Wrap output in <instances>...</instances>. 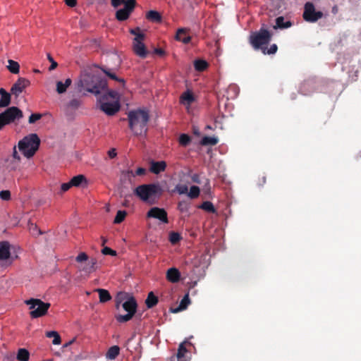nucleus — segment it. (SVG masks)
Masks as SVG:
<instances>
[{
	"mask_svg": "<svg viewBox=\"0 0 361 361\" xmlns=\"http://www.w3.org/2000/svg\"><path fill=\"white\" fill-rule=\"evenodd\" d=\"M121 305H122L123 310L127 312V314H116L115 319L118 323L123 324L132 319L136 313L137 304L134 297L126 293L119 292L115 299L116 308L118 310Z\"/></svg>",
	"mask_w": 361,
	"mask_h": 361,
	"instance_id": "obj_1",
	"label": "nucleus"
},
{
	"mask_svg": "<svg viewBox=\"0 0 361 361\" xmlns=\"http://www.w3.org/2000/svg\"><path fill=\"white\" fill-rule=\"evenodd\" d=\"M271 39L270 32L261 27L259 30L252 32L249 37V42L255 50H261L264 54H274L278 49L276 44H273L267 48L268 44Z\"/></svg>",
	"mask_w": 361,
	"mask_h": 361,
	"instance_id": "obj_2",
	"label": "nucleus"
},
{
	"mask_svg": "<svg viewBox=\"0 0 361 361\" xmlns=\"http://www.w3.org/2000/svg\"><path fill=\"white\" fill-rule=\"evenodd\" d=\"M106 87V80L97 74H82L78 83L80 91L85 90L95 95L100 94Z\"/></svg>",
	"mask_w": 361,
	"mask_h": 361,
	"instance_id": "obj_3",
	"label": "nucleus"
},
{
	"mask_svg": "<svg viewBox=\"0 0 361 361\" xmlns=\"http://www.w3.org/2000/svg\"><path fill=\"white\" fill-rule=\"evenodd\" d=\"M129 128L133 133L136 135H145L147 130V123L149 119L147 111L135 109L128 114Z\"/></svg>",
	"mask_w": 361,
	"mask_h": 361,
	"instance_id": "obj_4",
	"label": "nucleus"
},
{
	"mask_svg": "<svg viewBox=\"0 0 361 361\" xmlns=\"http://www.w3.org/2000/svg\"><path fill=\"white\" fill-rule=\"evenodd\" d=\"M99 109L108 116H113L120 109V94L109 90L97 99Z\"/></svg>",
	"mask_w": 361,
	"mask_h": 361,
	"instance_id": "obj_5",
	"label": "nucleus"
},
{
	"mask_svg": "<svg viewBox=\"0 0 361 361\" xmlns=\"http://www.w3.org/2000/svg\"><path fill=\"white\" fill-rule=\"evenodd\" d=\"M40 140L37 134L32 133L24 137L18 142L19 151L27 159L32 157L38 150Z\"/></svg>",
	"mask_w": 361,
	"mask_h": 361,
	"instance_id": "obj_6",
	"label": "nucleus"
},
{
	"mask_svg": "<svg viewBox=\"0 0 361 361\" xmlns=\"http://www.w3.org/2000/svg\"><path fill=\"white\" fill-rule=\"evenodd\" d=\"M162 193V189L159 184H143L137 186L134 194L143 202H149L151 199L159 197Z\"/></svg>",
	"mask_w": 361,
	"mask_h": 361,
	"instance_id": "obj_7",
	"label": "nucleus"
},
{
	"mask_svg": "<svg viewBox=\"0 0 361 361\" xmlns=\"http://www.w3.org/2000/svg\"><path fill=\"white\" fill-rule=\"evenodd\" d=\"M25 303L29 306L30 310V316L32 319H37L44 317L51 306L49 302H44L40 299L30 298L25 300Z\"/></svg>",
	"mask_w": 361,
	"mask_h": 361,
	"instance_id": "obj_8",
	"label": "nucleus"
},
{
	"mask_svg": "<svg viewBox=\"0 0 361 361\" xmlns=\"http://www.w3.org/2000/svg\"><path fill=\"white\" fill-rule=\"evenodd\" d=\"M130 32L135 36L133 42L134 53L139 57L145 59L147 55V50L144 43L145 35L140 32L139 27L131 29Z\"/></svg>",
	"mask_w": 361,
	"mask_h": 361,
	"instance_id": "obj_9",
	"label": "nucleus"
},
{
	"mask_svg": "<svg viewBox=\"0 0 361 361\" xmlns=\"http://www.w3.org/2000/svg\"><path fill=\"white\" fill-rule=\"evenodd\" d=\"M23 117L22 111L16 106L8 108L0 114V130L6 125Z\"/></svg>",
	"mask_w": 361,
	"mask_h": 361,
	"instance_id": "obj_10",
	"label": "nucleus"
},
{
	"mask_svg": "<svg viewBox=\"0 0 361 361\" xmlns=\"http://www.w3.org/2000/svg\"><path fill=\"white\" fill-rule=\"evenodd\" d=\"M324 16L320 11H316L314 5L312 2H306L304 6L302 18L308 23H315Z\"/></svg>",
	"mask_w": 361,
	"mask_h": 361,
	"instance_id": "obj_11",
	"label": "nucleus"
},
{
	"mask_svg": "<svg viewBox=\"0 0 361 361\" xmlns=\"http://www.w3.org/2000/svg\"><path fill=\"white\" fill-rule=\"evenodd\" d=\"M136 5L135 0H126L123 8H120L116 12V18L118 21L126 20L133 11Z\"/></svg>",
	"mask_w": 361,
	"mask_h": 361,
	"instance_id": "obj_12",
	"label": "nucleus"
},
{
	"mask_svg": "<svg viewBox=\"0 0 361 361\" xmlns=\"http://www.w3.org/2000/svg\"><path fill=\"white\" fill-rule=\"evenodd\" d=\"M146 217L147 219H157L160 221V223L162 224L169 223L168 214L164 208H160L157 207H152L147 212Z\"/></svg>",
	"mask_w": 361,
	"mask_h": 361,
	"instance_id": "obj_13",
	"label": "nucleus"
},
{
	"mask_svg": "<svg viewBox=\"0 0 361 361\" xmlns=\"http://www.w3.org/2000/svg\"><path fill=\"white\" fill-rule=\"evenodd\" d=\"M30 84L29 80L25 78H20L11 87V92L16 97H18Z\"/></svg>",
	"mask_w": 361,
	"mask_h": 361,
	"instance_id": "obj_14",
	"label": "nucleus"
},
{
	"mask_svg": "<svg viewBox=\"0 0 361 361\" xmlns=\"http://www.w3.org/2000/svg\"><path fill=\"white\" fill-rule=\"evenodd\" d=\"M195 99L193 93L190 90H187L180 94L179 102L180 104L183 105L189 112L190 106Z\"/></svg>",
	"mask_w": 361,
	"mask_h": 361,
	"instance_id": "obj_15",
	"label": "nucleus"
},
{
	"mask_svg": "<svg viewBox=\"0 0 361 361\" xmlns=\"http://www.w3.org/2000/svg\"><path fill=\"white\" fill-rule=\"evenodd\" d=\"M180 272L177 268H169L166 274V278L168 281L175 283H178L180 279Z\"/></svg>",
	"mask_w": 361,
	"mask_h": 361,
	"instance_id": "obj_16",
	"label": "nucleus"
},
{
	"mask_svg": "<svg viewBox=\"0 0 361 361\" xmlns=\"http://www.w3.org/2000/svg\"><path fill=\"white\" fill-rule=\"evenodd\" d=\"M11 257V246L8 242H0V262L9 259Z\"/></svg>",
	"mask_w": 361,
	"mask_h": 361,
	"instance_id": "obj_17",
	"label": "nucleus"
},
{
	"mask_svg": "<svg viewBox=\"0 0 361 361\" xmlns=\"http://www.w3.org/2000/svg\"><path fill=\"white\" fill-rule=\"evenodd\" d=\"M188 30L187 28H178L175 36L176 40L181 42L185 44H188L191 41V37L187 35Z\"/></svg>",
	"mask_w": 361,
	"mask_h": 361,
	"instance_id": "obj_18",
	"label": "nucleus"
},
{
	"mask_svg": "<svg viewBox=\"0 0 361 361\" xmlns=\"http://www.w3.org/2000/svg\"><path fill=\"white\" fill-rule=\"evenodd\" d=\"M166 168V163L164 161H152L150 162L149 171L154 174H159L161 172L164 171Z\"/></svg>",
	"mask_w": 361,
	"mask_h": 361,
	"instance_id": "obj_19",
	"label": "nucleus"
},
{
	"mask_svg": "<svg viewBox=\"0 0 361 361\" xmlns=\"http://www.w3.org/2000/svg\"><path fill=\"white\" fill-rule=\"evenodd\" d=\"M185 344L190 345L191 343L187 341H185L184 342L181 343L179 345L178 353H177V359L178 361H188V357L186 356L188 353V350L185 348Z\"/></svg>",
	"mask_w": 361,
	"mask_h": 361,
	"instance_id": "obj_20",
	"label": "nucleus"
},
{
	"mask_svg": "<svg viewBox=\"0 0 361 361\" xmlns=\"http://www.w3.org/2000/svg\"><path fill=\"white\" fill-rule=\"evenodd\" d=\"M97 269V260L96 258H91L86 264H85L80 270L87 274L95 271Z\"/></svg>",
	"mask_w": 361,
	"mask_h": 361,
	"instance_id": "obj_21",
	"label": "nucleus"
},
{
	"mask_svg": "<svg viewBox=\"0 0 361 361\" xmlns=\"http://www.w3.org/2000/svg\"><path fill=\"white\" fill-rule=\"evenodd\" d=\"M147 20L152 23H159L162 21V17L160 13L154 10H150L145 14Z\"/></svg>",
	"mask_w": 361,
	"mask_h": 361,
	"instance_id": "obj_22",
	"label": "nucleus"
},
{
	"mask_svg": "<svg viewBox=\"0 0 361 361\" xmlns=\"http://www.w3.org/2000/svg\"><path fill=\"white\" fill-rule=\"evenodd\" d=\"M239 87L234 84L230 85L226 91V97L227 99H234L239 94Z\"/></svg>",
	"mask_w": 361,
	"mask_h": 361,
	"instance_id": "obj_23",
	"label": "nucleus"
},
{
	"mask_svg": "<svg viewBox=\"0 0 361 361\" xmlns=\"http://www.w3.org/2000/svg\"><path fill=\"white\" fill-rule=\"evenodd\" d=\"M11 94L4 88H0V107H6L10 104Z\"/></svg>",
	"mask_w": 361,
	"mask_h": 361,
	"instance_id": "obj_24",
	"label": "nucleus"
},
{
	"mask_svg": "<svg viewBox=\"0 0 361 361\" xmlns=\"http://www.w3.org/2000/svg\"><path fill=\"white\" fill-rule=\"evenodd\" d=\"M72 80L71 78H67L64 82L58 81L56 82V92L59 94H63L66 92L67 88L71 85Z\"/></svg>",
	"mask_w": 361,
	"mask_h": 361,
	"instance_id": "obj_25",
	"label": "nucleus"
},
{
	"mask_svg": "<svg viewBox=\"0 0 361 361\" xmlns=\"http://www.w3.org/2000/svg\"><path fill=\"white\" fill-rule=\"evenodd\" d=\"M96 291L99 293L100 302L104 303L111 300V295L107 290L103 288H97L96 289Z\"/></svg>",
	"mask_w": 361,
	"mask_h": 361,
	"instance_id": "obj_26",
	"label": "nucleus"
},
{
	"mask_svg": "<svg viewBox=\"0 0 361 361\" xmlns=\"http://www.w3.org/2000/svg\"><path fill=\"white\" fill-rule=\"evenodd\" d=\"M292 25V23L290 20L285 21L283 16H279L276 19V25L274 28L285 29L288 28Z\"/></svg>",
	"mask_w": 361,
	"mask_h": 361,
	"instance_id": "obj_27",
	"label": "nucleus"
},
{
	"mask_svg": "<svg viewBox=\"0 0 361 361\" xmlns=\"http://www.w3.org/2000/svg\"><path fill=\"white\" fill-rule=\"evenodd\" d=\"M71 184L72 185V186L73 187H79L80 186L82 183H85L86 184L87 183V180H86V178L85 176L83 175H77L75 176H73L71 180Z\"/></svg>",
	"mask_w": 361,
	"mask_h": 361,
	"instance_id": "obj_28",
	"label": "nucleus"
},
{
	"mask_svg": "<svg viewBox=\"0 0 361 361\" xmlns=\"http://www.w3.org/2000/svg\"><path fill=\"white\" fill-rule=\"evenodd\" d=\"M120 353V348L118 345L110 347L106 353V357L109 360H114Z\"/></svg>",
	"mask_w": 361,
	"mask_h": 361,
	"instance_id": "obj_29",
	"label": "nucleus"
},
{
	"mask_svg": "<svg viewBox=\"0 0 361 361\" xmlns=\"http://www.w3.org/2000/svg\"><path fill=\"white\" fill-rule=\"evenodd\" d=\"M193 63L195 71L199 72L205 71L209 66V63L203 59H196Z\"/></svg>",
	"mask_w": 361,
	"mask_h": 361,
	"instance_id": "obj_30",
	"label": "nucleus"
},
{
	"mask_svg": "<svg viewBox=\"0 0 361 361\" xmlns=\"http://www.w3.org/2000/svg\"><path fill=\"white\" fill-rule=\"evenodd\" d=\"M158 302V298L154 294L153 292L148 293L147 299L145 300L146 306L148 308L154 307Z\"/></svg>",
	"mask_w": 361,
	"mask_h": 361,
	"instance_id": "obj_31",
	"label": "nucleus"
},
{
	"mask_svg": "<svg viewBox=\"0 0 361 361\" xmlns=\"http://www.w3.org/2000/svg\"><path fill=\"white\" fill-rule=\"evenodd\" d=\"M16 359L18 361H28L30 359V353L25 348H19L17 355Z\"/></svg>",
	"mask_w": 361,
	"mask_h": 361,
	"instance_id": "obj_32",
	"label": "nucleus"
},
{
	"mask_svg": "<svg viewBox=\"0 0 361 361\" xmlns=\"http://www.w3.org/2000/svg\"><path fill=\"white\" fill-rule=\"evenodd\" d=\"M8 70L13 74H18L20 71V65L17 61L12 59L8 61Z\"/></svg>",
	"mask_w": 361,
	"mask_h": 361,
	"instance_id": "obj_33",
	"label": "nucleus"
},
{
	"mask_svg": "<svg viewBox=\"0 0 361 361\" xmlns=\"http://www.w3.org/2000/svg\"><path fill=\"white\" fill-rule=\"evenodd\" d=\"M46 336L47 338H53L52 343L54 345H59L61 343L60 335L57 331H50L46 332Z\"/></svg>",
	"mask_w": 361,
	"mask_h": 361,
	"instance_id": "obj_34",
	"label": "nucleus"
},
{
	"mask_svg": "<svg viewBox=\"0 0 361 361\" xmlns=\"http://www.w3.org/2000/svg\"><path fill=\"white\" fill-rule=\"evenodd\" d=\"M202 145H215L218 143V139L216 137L204 136L200 141Z\"/></svg>",
	"mask_w": 361,
	"mask_h": 361,
	"instance_id": "obj_35",
	"label": "nucleus"
},
{
	"mask_svg": "<svg viewBox=\"0 0 361 361\" xmlns=\"http://www.w3.org/2000/svg\"><path fill=\"white\" fill-rule=\"evenodd\" d=\"M189 304H190L189 295H188V294H186L183 296V298L180 300L178 307L177 309L174 310L173 312H177L178 311L186 309Z\"/></svg>",
	"mask_w": 361,
	"mask_h": 361,
	"instance_id": "obj_36",
	"label": "nucleus"
},
{
	"mask_svg": "<svg viewBox=\"0 0 361 361\" xmlns=\"http://www.w3.org/2000/svg\"><path fill=\"white\" fill-rule=\"evenodd\" d=\"M200 189L197 185H192L190 188V191L188 192V196L190 199H195L200 196Z\"/></svg>",
	"mask_w": 361,
	"mask_h": 361,
	"instance_id": "obj_37",
	"label": "nucleus"
},
{
	"mask_svg": "<svg viewBox=\"0 0 361 361\" xmlns=\"http://www.w3.org/2000/svg\"><path fill=\"white\" fill-rule=\"evenodd\" d=\"M200 208L210 213L216 212V209L214 207V204H212V202L209 201H205L202 202V204L200 206Z\"/></svg>",
	"mask_w": 361,
	"mask_h": 361,
	"instance_id": "obj_38",
	"label": "nucleus"
},
{
	"mask_svg": "<svg viewBox=\"0 0 361 361\" xmlns=\"http://www.w3.org/2000/svg\"><path fill=\"white\" fill-rule=\"evenodd\" d=\"M127 213L125 210H118L116 213V215L114 218V223L116 224H121L124 221Z\"/></svg>",
	"mask_w": 361,
	"mask_h": 361,
	"instance_id": "obj_39",
	"label": "nucleus"
},
{
	"mask_svg": "<svg viewBox=\"0 0 361 361\" xmlns=\"http://www.w3.org/2000/svg\"><path fill=\"white\" fill-rule=\"evenodd\" d=\"M175 190L179 195L188 194V186L186 185L178 184L175 187Z\"/></svg>",
	"mask_w": 361,
	"mask_h": 361,
	"instance_id": "obj_40",
	"label": "nucleus"
},
{
	"mask_svg": "<svg viewBox=\"0 0 361 361\" xmlns=\"http://www.w3.org/2000/svg\"><path fill=\"white\" fill-rule=\"evenodd\" d=\"M189 207V204L186 201H180L178 204V209L182 213L188 212Z\"/></svg>",
	"mask_w": 361,
	"mask_h": 361,
	"instance_id": "obj_41",
	"label": "nucleus"
},
{
	"mask_svg": "<svg viewBox=\"0 0 361 361\" xmlns=\"http://www.w3.org/2000/svg\"><path fill=\"white\" fill-rule=\"evenodd\" d=\"M181 239L180 235L176 232H172L169 234V240L172 244H176Z\"/></svg>",
	"mask_w": 361,
	"mask_h": 361,
	"instance_id": "obj_42",
	"label": "nucleus"
},
{
	"mask_svg": "<svg viewBox=\"0 0 361 361\" xmlns=\"http://www.w3.org/2000/svg\"><path fill=\"white\" fill-rule=\"evenodd\" d=\"M127 173L133 177L135 176H144L146 173V169L142 167H139L137 169L135 172H133L132 170H129Z\"/></svg>",
	"mask_w": 361,
	"mask_h": 361,
	"instance_id": "obj_43",
	"label": "nucleus"
},
{
	"mask_svg": "<svg viewBox=\"0 0 361 361\" xmlns=\"http://www.w3.org/2000/svg\"><path fill=\"white\" fill-rule=\"evenodd\" d=\"M179 143L183 146H186L190 142V138L187 134H181L179 137Z\"/></svg>",
	"mask_w": 361,
	"mask_h": 361,
	"instance_id": "obj_44",
	"label": "nucleus"
},
{
	"mask_svg": "<svg viewBox=\"0 0 361 361\" xmlns=\"http://www.w3.org/2000/svg\"><path fill=\"white\" fill-rule=\"evenodd\" d=\"M75 260L79 263L87 262L88 260V255L85 252H80L76 257Z\"/></svg>",
	"mask_w": 361,
	"mask_h": 361,
	"instance_id": "obj_45",
	"label": "nucleus"
},
{
	"mask_svg": "<svg viewBox=\"0 0 361 361\" xmlns=\"http://www.w3.org/2000/svg\"><path fill=\"white\" fill-rule=\"evenodd\" d=\"M80 101L78 99H73L68 103V106L71 109H76L80 106Z\"/></svg>",
	"mask_w": 361,
	"mask_h": 361,
	"instance_id": "obj_46",
	"label": "nucleus"
},
{
	"mask_svg": "<svg viewBox=\"0 0 361 361\" xmlns=\"http://www.w3.org/2000/svg\"><path fill=\"white\" fill-rule=\"evenodd\" d=\"M102 253L105 255H111V256L116 255V252L109 247H104L102 250Z\"/></svg>",
	"mask_w": 361,
	"mask_h": 361,
	"instance_id": "obj_47",
	"label": "nucleus"
},
{
	"mask_svg": "<svg viewBox=\"0 0 361 361\" xmlns=\"http://www.w3.org/2000/svg\"><path fill=\"white\" fill-rule=\"evenodd\" d=\"M0 197L3 200H8L11 198V192L9 190H1L0 192Z\"/></svg>",
	"mask_w": 361,
	"mask_h": 361,
	"instance_id": "obj_48",
	"label": "nucleus"
},
{
	"mask_svg": "<svg viewBox=\"0 0 361 361\" xmlns=\"http://www.w3.org/2000/svg\"><path fill=\"white\" fill-rule=\"evenodd\" d=\"M42 117V115L39 114H32L29 117V123H34L37 121L39 120Z\"/></svg>",
	"mask_w": 361,
	"mask_h": 361,
	"instance_id": "obj_49",
	"label": "nucleus"
},
{
	"mask_svg": "<svg viewBox=\"0 0 361 361\" xmlns=\"http://www.w3.org/2000/svg\"><path fill=\"white\" fill-rule=\"evenodd\" d=\"M106 74L111 79L113 80H117V81H119L120 82L122 83L123 86H124L125 85V80L123 79H119L118 78V77L116 75L115 73H109V72H105Z\"/></svg>",
	"mask_w": 361,
	"mask_h": 361,
	"instance_id": "obj_50",
	"label": "nucleus"
},
{
	"mask_svg": "<svg viewBox=\"0 0 361 361\" xmlns=\"http://www.w3.org/2000/svg\"><path fill=\"white\" fill-rule=\"evenodd\" d=\"M126 1V0H111V6L114 8H117L123 4L125 5Z\"/></svg>",
	"mask_w": 361,
	"mask_h": 361,
	"instance_id": "obj_51",
	"label": "nucleus"
},
{
	"mask_svg": "<svg viewBox=\"0 0 361 361\" xmlns=\"http://www.w3.org/2000/svg\"><path fill=\"white\" fill-rule=\"evenodd\" d=\"M71 187H73V186L71 184V181L67 182V183H63L61 185V190L62 192H64L68 191Z\"/></svg>",
	"mask_w": 361,
	"mask_h": 361,
	"instance_id": "obj_52",
	"label": "nucleus"
},
{
	"mask_svg": "<svg viewBox=\"0 0 361 361\" xmlns=\"http://www.w3.org/2000/svg\"><path fill=\"white\" fill-rule=\"evenodd\" d=\"M65 4L70 7H74L77 4V0H64Z\"/></svg>",
	"mask_w": 361,
	"mask_h": 361,
	"instance_id": "obj_53",
	"label": "nucleus"
},
{
	"mask_svg": "<svg viewBox=\"0 0 361 361\" xmlns=\"http://www.w3.org/2000/svg\"><path fill=\"white\" fill-rule=\"evenodd\" d=\"M116 149H111L110 150H109L108 152V155L109 157L111 158V159H113L116 156Z\"/></svg>",
	"mask_w": 361,
	"mask_h": 361,
	"instance_id": "obj_54",
	"label": "nucleus"
},
{
	"mask_svg": "<svg viewBox=\"0 0 361 361\" xmlns=\"http://www.w3.org/2000/svg\"><path fill=\"white\" fill-rule=\"evenodd\" d=\"M13 157L15 159H16L17 161H20V156L18 155V152L16 151V147H13Z\"/></svg>",
	"mask_w": 361,
	"mask_h": 361,
	"instance_id": "obj_55",
	"label": "nucleus"
},
{
	"mask_svg": "<svg viewBox=\"0 0 361 361\" xmlns=\"http://www.w3.org/2000/svg\"><path fill=\"white\" fill-rule=\"evenodd\" d=\"M33 229V233H40V231L37 229V227L35 224H31L30 230Z\"/></svg>",
	"mask_w": 361,
	"mask_h": 361,
	"instance_id": "obj_56",
	"label": "nucleus"
},
{
	"mask_svg": "<svg viewBox=\"0 0 361 361\" xmlns=\"http://www.w3.org/2000/svg\"><path fill=\"white\" fill-rule=\"evenodd\" d=\"M57 66V63L54 61H51V65L49 67V70H54Z\"/></svg>",
	"mask_w": 361,
	"mask_h": 361,
	"instance_id": "obj_57",
	"label": "nucleus"
},
{
	"mask_svg": "<svg viewBox=\"0 0 361 361\" xmlns=\"http://www.w3.org/2000/svg\"><path fill=\"white\" fill-rule=\"evenodd\" d=\"M310 85V83L308 82H305L302 87H301V91H302V89L305 87V86H308Z\"/></svg>",
	"mask_w": 361,
	"mask_h": 361,
	"instance_id": "obj_58",
	"label": "nucleus"
},
{
	"mask_svg": "<svg viewBox=\"0 0 361 361\" xmlns=\"http://www.w3.org/2000/svg\"><path fill=\"white\" fill-rule=\"evenodd\" d=\"M337 11H338L337 6H334V7H333V8H332V12H333L334 13H337Z\"/></svg>",
	"mask_w": 361,
	"mask_h": 361,
	"instance_id": "obj_59",
	"label": "nucleus"
},
{
	"mask_svg": "<svg viewBox=\"0 0 361 361\" xmlns=\"http://www.w3.org/2000/svg\"><path fill=\"white\" fill-rule=\"evenodd\" d=\"M155 51L157 53L160 54L163 53V51L161 49H156Z\"/></svg>",
	"mask_w": 361,
	"mask_h": 361,
	"instance_id": "obj_60",
	"label": "nucleus"
},
{
	"mask_svg": "<svg viewBox=\"0 0 361 361\" xmlns=\"http://www.w3.org/2000/svg\"><path fill=\"white\" fill-rule=\"evenodd\" d=\"M102 244L104 245L106 242V240L103 237L102 238Z\"/></svg>",
	"mask_w": 361,
	"mask_h": 361,
	"instance_id": "obj_61",
	"label": "nucleus"
},
{
	"mask_svg": "<svg viewBox=\"0 0 361 361\" xmlns=\"http://www.w3.org/2000/svg\"><path fill=\"white\" fill-rule=\"evenodd\" d=\"M48 58L51 62L54 61L53 58L50 55H48Z\"/></svg>",
	"mask_w": 361,
	"mask_h": 361,
	"instance_id": "obj_62",
	"label": "nucleus"
},
{
	"mask_svg": "<svg viewBox=\"0 0 361 361\" xmlns=\"http://www.w3.org/2000/svg\"><path fill=\"white\" fill-rule=\"evenodd\" d=\"M192 180H193V181H195V182H198V181H197V180L195 178V177H193V178H192Z\"/></svg>",
	"mask_w": 361,
	"mask_h": 361,
	"instance_id": "obj_63",
	"label": "nucleus"
}]
</instances>
